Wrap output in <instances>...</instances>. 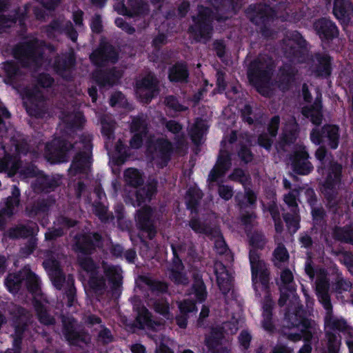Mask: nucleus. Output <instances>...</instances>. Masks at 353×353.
<instances>
[{
	"label": "nucleus",
	"mask_w": 353,
	"mask_h": 353,
	"mask_svg": "<svg viewBox=\"0 0 353 353\" xmlns=\"http://www.w3.org/2000/svg\"><path fill=\"white\" fill-rule=\"evenodd\" d=\"M265 239L260 234H254L250 239V262L252 269L253 286L256 293L259 295L263 294L265 302L263 305V326L268 331L272 330L271 321L272 301L268 296V276L269 273L265 263L261 261L255 250L261 249L265 245Z\"/></svg>",
	"instance_id": "f257e3e1"
},
{
	"label": "nucleus",
	"mask_w": 353,
	"mask_h": 353,
	"mask_svg": "<svg viewBox=\"0 0 353 353\" xmlns=\"http://www.w3.org/2000/svg\"><path fill=\"white\" fill-rule=\"evenodd\" d=\"M316 293L319 301L327 310L325 327L327 338V351L325 353H338L341 341L333 332L336 330H343L346 329V323L343 319H339L330 313L331 305L327 294L328 283L325 278V271L319 270L316 272Z\"/></svg>",
	"instance_id": "f03ea898"
},
{
	"label": "nucleus",
	"mask_w": 353,
	"mask_h": 353,
	"mask_svg": "<svg viewBox=\"0 0 353 353\" xmlns=\"http://www.w3.org/2000/svg\"><path fill=\"white\" fill-rule=\"evenodd\" d=\"M81 266L89 275L88 285L95 292H99L110 286L111 288L119 287L121 284L122 276L121 270L119 267L103 264V273L106 279L102 276H98V271H97L93 261L89 259L80 261Z\"/></svg>",
	"instance_id": "7ed1b4c3"
},
{
	"label": "nucleus",
	"mask_w": 353,
	"mask_h": 353,
	"mask_svg": "<svg viewBox=\"0 0 353 353\" xmlns=\"http://www.w3.org/2000/svg\"><path fill=\"white\" fill-rule=\"evenodd\" d=\"M288 319L292 325L288 328H285L283 330L284 334L294 341L300 340L301 337L305 341H309L315 330L312 323L296 314H288Z\"/></svg>",
	"instance_id": "20e7f679"
},
{
	"label": "nucleus",
	"mask_w": 353,
	"mask_h": 353,
	"mask_svg": "<svg viewBox=\"0 0 353 353\" xmlns=\"http://www.w3.org/2000/svg\"><path fill=\"white\" fill-rule=\"evenodd\" d=\"M22 279H26V283L30 290L37 293L39 288L38 279L34 274L28 269H24L20 274H10L6 281V285L8 290L12 293H15L19 288V284Z\"/></svg>",
	"instance_id": "39448f33"
},
{
	"label": "nucleus",
	"mask_w": 353,
	"mask_h": 353,
	"mask_svg": "<svg viewBox=\"0 0 353 353\" xmlns=\"http://www.w3.org/2000/svg\"><path fill=\"white\" fill-rule=\"evenodd\" d=\"M308 157L303 147L299 145L296 148L290 159L291 166L294 172L305 175L312 170L313 167L307 159Z\"/></svg>",
	"instance_id": "423d86ee"
},
{
	"label": "nucleus",
	"mask_w": 353,
	"mask_h": 353,
	"mask_svg": "<svg viewBox=\"0 0 353 353\" xmlns=\"http://www.w3.org/2000/svg\"><path fill=\"white\" fill-rule=\"evenodd\" d=\"M210 19V11L208 8H202L198 18L194 19L195 28L192 27L190 30L194 32L197 39L201 40L209 37L211 32Z\"/></svg>",
	"instance_id": "0eeeda50"
},
{
	"label": "nucleus",
	"mask_w": 353,
	"mask_h": 353,
	"mask_svg": "<svg viewBox=\"0 0 353 353\" xmlns=\"http://www.w3.org/2000/svg\"><path fill=\"white\" fill-rule=\"evenodd\" d=\"M156 91V80L152 74H148L137 83L136 94L143 103H148Z\"/></svg>",
	"instance_id": "6e6552de"
},
{
	"label": "nucleus",
	"mask_w": 353,
	"mask_h": 353,
	"mask_svg": "<svg viewBox=\"0 0 353 353\" xmlns=\"http://www.w3.org/2000/svg\"><path fill=\"white\" fill-rule=\"evenodd\" d=\"M281 292L279 304L283 305L287 299L292 296L295 298V286L293 281L292 273L289 270H283L281 274V279L278 283Z\"/></svg>",
	"instance_id": "1a4fd4ad"
},
{
	"label": "nucleus",
	"mask_w": 353,
	"mask_h": 353,
	"mask_svg": "<svg viewBox=\"0 0 353 353\" xmlns=\"http://www.w3.org/2000/svg\"><path fill=\"white\" fill-rule=\"evenodd\" d=\"M323 135L314 130L311 133V140L315 144L321 142H328L330 146L335 149L338 146V128L334 125H327L323 128Z\"/></svg>",
	"instance_id": "9d476101"
},
{
	"label": "nucleus",
	"mask_w": 353,
	"mask_h": 353,
	"mask_svg": "<svg viewBox=\"0 0 353 353\" xmlns=\"http://www.w3.org/2000/svg\"><path fill=\"white\" fill-rule=\"evenodd\" d=\"M68 148V144L64 141L54 139L46 146V158L52 163L64 161V153Z\"/></svg>",
	"instance_id": "9b49d317"
},
{
	"label": "nucleus",
	"mask_w": 353,
	"mask_h": 353,
	"mask_svg": "<svg viewBox=\"0 0 353 353\" xmlns=\"http://www.w3.org/2000/svg\"><path fill=\"white\" fill-rule=\"evenodd\" d=\"M341 167L340 165L332 164L327 170V176L323 185L322 192L328 195L330 192H334L339 185Z\"/></svg>",
	"instance_id": "f8f14e48"
},
{
	"label": "nucleus",
	"mask_w": 353,
	"mask_h": 353,
	"mask_svg": "<svg viewBox=\"0 0 353 353\" xmlns=\"http://www.w3.org/2000/svg\"><path fill=\"white\" fill-rule=\"evenodd\" d=\"M214 273L220 290L223 294L229 292L232 288V276L221 262L214 263Z\"/></svg>",
	"instance_id": "ddd939ff"
},
{
	"label": "nucleus",
	"mask_w": 353,
	"mask_h": 353,
	"mask_svg": "<svg viewBox=\"0 0 353 353\" xmlns=\"http://www.w3.org/2000/svg\"><path fill=\"white\" fill-rule=\"evenodd\" d=\"M43 265L54 285L61 289L65 278L59 269V263L54 259L49 258L45 260Z\"/></svg>",
	"instance_id": "4468645a"
},
{
	"label": "nucleus",
	"mask_w": 353,
	"mask_h": 353,
	"mask_svg": "<svg viewBox=\"0 0 353 353\" xmlns=\"http://www.w3.org/2000/svg\"><path fill=\"white\" fill-rule=\"evenodd\" d=\"M152 210L150 207L144 206L139 210L137 221L140 228L148 233V237L152 239L155 234V230L151 223Z\"/></svg>",
	"instance_id": "2eb2a0df"
},
{
	"label": "nucleus",
	"mask_w": 353,
	"mask_h": 353,
	"mask_svg": "<svg viewBox=\"0 0 353 353\" xmlns=\"http://www.w3.org/2000/svg\"><path fill=\"white\" fill-rule=\"evenodd\" d=\"M90 153L89 150H87L75 157L71 165L70 172L73 174H76L78 172H86L90 168Z\"/></svg>",
	"instance_id": "dca6fc26"
},
{
	"label": "nucleus",
	"mask_w": 353,
	"mask_h": 353,
	"mask_svg": "<svg viewBox=\"0 0 353 353\" xmlns=\"http://www.w3.org/2000/svg\"><path fill=\"white\" fill-rule=\"evenodd\" d=\"M90 59L95 64H101L105 61L114 62L117 59V53L112 46H107L94 51L91 54Z\"/></svg>",
	"instance_id": "f3484780"
},
{
	"label": "nucleus",
	"mask_w": 353,
	"mask_h": 353,
	"mask_svg": "<svg viewBox=\"0 0 353 353\" xmlns=\"http://www.w3.org/2000/svg\"><path fill=\"white\" fill-rule=\"evenodd\" d=\"M333 12L338 19L343 23H346L350 19L352 6L347 0H335Z\"/></svg>",
	"instance_id": "a211bd4d"
},
{
	"label": "nucleus",
	"mask_w": 353,
	"mask_h": 353,
	"mask_svg": "<svg viewBox=\"0 0 353 353\" xmlns=\"http://www.w3.org/2000/svg\"><path fill=\"white\" fill-rule=\"evenodd\" d=\"M333 12L338 19L343 23H346L350 19L352 6L347 0H335Z\"/></svg>",
	"instance_id": "6ab92c4d"
},
{
	"label": "nucleus",
	"mask_w": 353,
	"mask_h": 353,
	"mask_svg": "<svg viewBox=\"0 0 353 353\" xmlns=\"http://www.w3.org/2000/svg\"><path fill=\"white\" fill-rule=\"evenodd\" d=\"M230 166V163L228 154L221 151L215 168L209 175V179L212 181H216L225 172Z\"/></svg>",
	"instance_id": "aec40b11"
},
{
	"label": "nucleus",
	"mask_w": 353,
	"mask_h": 353,
	"mask_svg": "<svg viewBox=\"0 0 353 353\" xmlns=\"http://www.w3.org/2000/svg\"><path fill=\"white\" fill-rule=\"evenodd\" d=\"M131 128L135 134L130 141V145L132 148H138L142 143V135L145 133V121L141 119H136L133 120Z\"/></svg>",
	"instance_id": "412c9836"
},
{
	"label": "nucleus",
	"mask_w": 353,
	"mask_h": 353,
	"mask_svg": "<svg viewBox=\"0 0 353 353\" xmlns=\"http://www.w3.org/2000/svg\"><path fill=\"white\" fill-rule=\"evenodd\" d=\"M314 27L321 37L330 38L337 33L336 26L330 20L321 19L315 23Z\"/></svg>",
	"instance_id": "4be33fe9"
},
{
	"label": "nucleus",
	"mask_w": 353,
	"mask_h": 353,
	"mask_svg": "<svg viewBox=\"0 0 353 353\" xmlns=\"http://www.w3.org/2000/svg\"><path fill=\"white\" fill-rule=\"evenodd\" d=\"M315 67L313 72L317 76H327L330 73V57L327 54L318 56L314 61Z\"/></svg>",
	"instance_id": "5701e85b"
},
{
	"label": "nucleus",
	"mask_w": 353,
	"mask_h": 353,
	"mask_svg": "<svg viewBox=\"0 0 353 353\" xmlns=\"http://www.w3.org/2000/svg\"><path fill=\"white\" fill-rule=\"evenodd\" d=\"M156 184H150L147 187V190L145 188L135 190L134 195L129 196L130 199L133 201V204L135 205L134 202L137 203V205H140L141 202H144L147 199H150L151 196L155 192Z\"/></svg>",
	"instance_id": "b1692460"
},
{
	"label": "nucleus",
	"mask_w": 353,
	"mask_h": 353,
	"mask_svg": "<svg viewBox=\"0 0 353 353\" xmlns=\"http://www.w3.org/2000/svg\"><path fill=\"white\" fill-rule=\"evenodd\" d=\"M303 114L314 124H319L322 120L321 105L320 101H316L311 107H305L303 110Z\"/></svg>",
	"instance_id": "393cba45"
},
{
	"label": "nucleus",
	"mask_w": 353,
	"mask_h": 353,
	"mask_svg": "<svg viewBox=\"0 0 353 353\" xmlns=\"http://www.w3.org/2000/svg\"><path fill=\"white\" fill-rule=\"evenodd\" d=\"M19 168V163L16 157L6 156L0 160V172H5L8 176L14 174Z\"/></svg>",
	"instance_id": "a878e982"
},
{
	"label": "nucleus",
	"mask_w": 353,
	"mask_h": 353,
	"mask_svg": "<svg viewBox=\"0 0 353 353\" xmlns=\"http://www.w3.org/2000/svg\"><path fill=\"white\" fill-rule=\"evenodd\" d=\"M208 125L206 121L197 120L191 130L190 135L195 143H199L205 134Z\"/></svg>",
	"instance_id": "bb28decb"
},
{
	"label": "nucleus",
	"mask_w": 353,
	"mask_h": 353,
	"mask_svg": "<svg viewBox=\"0 0 353 353\" xmlns=\"http://www.w3.org/2000/svg\"><path fill=\"white\" fill-rule=\"evenodd\" d=\"M183 268L179 260L174 262V267L171 270L170 278L177 284H185L187 283L188 277L184 274Z\"/></svg>",
	"instance_id": "cd10ccee"
},
{
	"label": "nucleus",
	"mask_w": 353,
	"mask_h": 353,
	"mask_svg": "<svg viewBox=\"0 0 353 353\" xmlns=\"http://www.w3.org/2000/svg\"><path fill=\"white\" fill-rule=\"evenodd\" d=\"M137 321L139 323L140 326L142 328H151L154 329L155 325H157L158 327H161V325L160 324H158L155 323L154 321H152L150 319V315L148 311V310L143 307L138 311V316H137Z\"/></svg>",
	"instance_id": "c85d7f7f"
},
{
	"label": "nucleus",
	"mask_w": 353,
	"mask_h": 353,
	"mask_svg": "<svg viewBox=\"0 0 353 353\" xmlns=\"http://www.w3.org/2000/svg\"><path fill=\"white\" fill-rule=\"evenodd\" d=\"M37 231L36 226L28 228L27 227H17L10 230L6 235L10 238H18L22 236H28L29 235L34 234Z\"/></svg>",
	"instance_id": "c756f323"
},
{
	"label": "nucleus",
	"mask_w": 353,
	"mask_h": 353,
	"mask_svg": "<svg viewBox=\"0 0 353 353\" xmlns=\"http://www.w3.org/2000/svg\"><path fill=\"white\" fill-rule=\"evenodd\" d=\"M124 179L125 182L134 189L142 182L141 174L137 170L134 168H129L125 170Z\"/></svg>",
	"instance_id": "7c9ffc66"
},
{
	"label": "nucleus",
	"mask_w": 353,
	"mask_h": 353,
	"mask_svg": "<svg viewBox=\"0 0 353 353\" xmlns=\"http://www.w3.org/2000/svg\"><path fill=\"white\" fill-rule=\"evenodd\" d=\"M188 77L186 68L183 64H178L171 68L169 74L170 81H182Z\"/></svg>",
	"instance_id": "2f4dec72"
},
{
	"label": "nucleus",
	"mask_w": 353,
	"mask_h": 353,
	"mask_svg": "<svg viewBox=\"0 0 353 353\" xmlns=\"http://www.w3.org/2000/svg\"><path fill=\"white\" fill-rule=\"evenodd\" d=\"M19 190L14 187L12 195L8 199L6 202V208L3 210V214L5 215L10 216L14 213V208L19 204Z\"/></svg>",
	"instance_id": "473e14b6"
},
{
	"label": "nucleus",
	"mask_w": 353,
	"mask_h": 353,
	"mask_svg": "<svg viewBox=\"0 0 353 353\" xmlns=\"http://www.w3.org/2000/svg\"><path fill=\"white\" fill-rule=\"evenodd\" d=\"M42 94L40 91L35 90L34 92L26 91L23 94L24 105L26 106L28 111H30V105L36 104L37 101L42 99Z\"/></svg>",
	"instance_id": "72a5a7b5"
},
{
	"label": "nucleus",
	"mask_w": 353,
	"mask_h": 353,
	"mask_svg": "<svg viewBox=\"0 0 353 353\" xmlns=\"http://www.w3.org/2000/svg\"><path fill=\"white\" fill-rule=\"evenodd\" d=\"M297 126L294 118L291 119L289 123L285 125L283 130V140L285 142H291L296 135Z\"/></svg>",
	"instance_id": "f704fd0d"
},
{
	"label": "nucleus",
	"mask_w": 353,
	"mask_h": 353,
	"mask_svg": "<svg viewBox=\"0 0 353 353\" xmlns=\"http://www.w3.org/2000/svg\"><path fill=\"white\" fill-rule=\"evenodd\" d=\"M289 255L285 247L279 245L274 252V262L276 265H281L288 260Z\"/></svg>",
	"instance_id": "c9c22d12"
},
{
	"label": "nucleus",
	"mask_w": 353,
	"mask_h": 353,
	"mask_svg": "<svg viewBox=\"0 0 353 353\" xmlns=\"http://www.w3.org/2000/svg\"><path fill=\"white\" fill-rule=\"evenodd\" d=\"M260 61H254L250 66L248 71V77L251 81H254L255 77H261L262 76L263 65H260Z\"/></svg>",
	"instance_id": "e433bc0d"
},
{
	"label": "nucleus",
	"mask_w": 353,
	"mask_h": 353,
	"mask_svg": "<svg viewBox=\"0 0 353 353\" xmlns=\"http://www.w3.org/2000/svg\"><path fill=\"white\" fill-rule=\"evenodd\" d=\"M114 9L119 14L123 15L132 16L139 13V11L137 10L135 8H133L132 10H128L125 7L123 0H117L114 4Z\"/></svg>",
	"instance_id": "4c0bfd02"
},
{
	"label": "nucleus",
	"mask_w": 353,
	"mask_h": 353,
	"mask_svg": "<svg viewBox=\"0 0 353 353\" xmlns=\"http://www.w3.org/2000/svg\"><path fill=\"white\" fill-rule=\"evenodd\" d=\"M114 124L109 118H104L101 121V132L104 137L110 141Z\"/></svg>",
	"instance_id": "58836bf2"
},
{
	"label": "nucleus",
	"mask_w": 353,
	"mask_h": 353,
	"mask_svg": "<svg viewBox=\"0 0 353 353\" xmlns=\"http://www.w3.org/2000/svg\"><path fill=\"white\" fill-rule=\"evenodd\" d=\"M65 336L67 339L72 343H76L79 340L87 342V336H83L79 333L74 331L73 324L71 325L70 328H66Z\"/></svg>",
	"instance_id": "ea45409f"
},
{
	"label": "nucleus",
	"mask_w": 353,
	"mask_h": 353,
	"mask_svg": "<svg viewBox=\"0 0 353 353\" xmlns=\"http://www.w3.org/2000/svg\"><path fill=\"white\" fill-rule=\"evenodd\" d=\"M93 239H90V236H83L82 241L79 240L78 243H82L83 245H81V248L83 250L88 249V246L90 245H99V239L100 236L97 234H92Z\"/></svg>",
	"instance_id": "a19ab883"
},
{
	"label": "nucleus",
	"mask_w": 353,
	"mask_h": 353,
	"mask_svg": "<svg viewBox=\"0 0 353 353\" xmlns=\"http://www.w3.org/2000/svg\"><path fill=\"white\" fill-rule=\"evenodd\" d=\"M284 218L289 230L291 232H295L299 228V219L298 215L296 214H293L292 216L285 215Z\"/></svg>",
	"instance_id": "79ce46f5"
},
{
	"label": "nucleus",
	"mask_w": 353,
	"mask_h": 353,
	"mask_svg": "<svg viewBox=\"0 0 353 353\" xmlns=\"http://www.w3.org/2000/svg\"><path fill=\"white\" fill-rule=\"evenodd\" d=\"M216 238L214 241V247L216 252L219 254H223L227 250L226 245L223 239V237L221 236L219 231H215Z\"/></svg>",
	"instance_id": "37998d69"
},
{
	"label": "nucleus",
	"mask_w": 353,
	"mask_h": 353,
	"mask_svg": "<svg viewBox=\"0 0 353 353\" xmlns=\"http://www.w3.org/2000/svg\"><path fill=\"white\" fill-rule=\"evenodd\" d=\"M241 323L239 320H234L232 322L224 323L222 329L227 334H233L238 330L239 325Z\"/></svg>",
	"instance_id": "c03bdc74"
},
{
	"label": "nucleus",
	"mask_w": 353,
	"mask_h": 353,
	"mask_svg": "<svg viewBox=\"0 0 353 353\" xmlns=\"http://www.w3.org/2000/svg\"><path fill=\"white\" fill-rule=\"evenodd\" d=\"M181 315H185L195 311V305L189 299L185 300L179 305Z\"/></svg>",
	"instance_id": "a18cd8bd"
},
{
	"label": "nucleus",
	"mask_w": 353,
	"mask_h": 353,
	"mask_svg": "<svg viewBox=\"0 0 353 353\" xmlns=\"http://www.w3.org/2000/svg\"><path fill=\"white\" fill-rule=\"evenodd\" d=\"M154 309L157 312L162 314L166 319H170L169 314V307L164 300H161L159 302L156 303L154 305Z\"/></svg>",
	"instance_id": "49530a36"
},
{
	"label": "nucleus",
	"mask_w": 353,
	"mask_h": 353,
	"mask_svg": "<svg viewBox=\"0 0 353 353\" xmlns=\"http://www.w3.org/2000/svg\"><path fill=\"white\" fill-rule=\"evenodd\" d=\"M303 43V41L298 36V34H296V39L289 40L288 41L287 45L289 46L292 48H296V50H294L293 54L294 56H297L298 54L301 52V48H302V44Z\"/></svg>",
	"instance_id": "de8ad7c7"
},
{
	"label": "nucleus",
	"mask_w": 353,
	"mask_h": 353,
	"mask_svg": "<svg viewBox=\"0 0 353 353\" xmlns=\"http://www.w3.org/2000/svg\"><path fill=\"white\" fill-rule=\"evenodd\" d=\"M36 310L39 319L42 323L48 325L53 323V319L48 314L46 310L40 307H37Z\"/></svg>",
	"instance_id": "09e8293b"
},
{
	"label": "nucleus",
	"mask_w": 353,
	"mask_h": 353,
	"mask_svg": "<svg viewBox=\"0 0 353 353\" xmlns=\"http://www.w3.org/2000/svg\"><path fill=\"white\" fill-rule=\"evenodd\" d=\"M194 295L199 301L205 299L206 296L205 289L202 282H198L194 286Z\"/></svg>",
	"instance_id": "8fccbe9b"
},
{
	"label": "nucleus",
	"mask_w": 353,
	"mask_h": 353,
	"mask_svg": "<svg viewBox=\"0 0 353 353\" xmlns=\"http://www.w3.org/2000/svg\"><path fill=\"white\" fill-rule=\"evenodd\" d=\"M191 228L198 233H208V228L204 225L200 221L197 219H192L190 222Z\"/></svg>",
	"instance_id": "3c124183"
},
{
	"label": "nucleus",
	"mask_w": 353,
	"mask_h": 353,
	"mask_svg": "<svg viewBox=\"0 0 353 353\" xmlns=\"http://www.w3.org/2000/svg\"><path fill=\"white\" fill-rule=\"evenodd\" d=\"M336 235L341 240L353 243V230H339L336 232Z\"/></svg>",
	"instance_id": "603ef678"
},
{
	"label": "nucleus",
	"mask_w": 353,
	"mask_h": 353,
	"mask_svg": "<svg viewBox=\"0 0 353 353\" xmlns=\"http://www.w3.org/2000/svg\"><path fill=\"white\" fill-rule=\"evenodd\" d=\"M155 149L158 150L162 154H165L167 152L172 150V146L171 143H169L168 141H167L166 140H159L157 143Z\"/></svg>",
	"instance_id": "864d4df0"
},
{
	"label": "nucleus",
	"mask_w": 353,
	"mask_h": 353,
	"mask_svg": "<svg viewBox=\"0 0 353 353\" xmlns=\"http://www.w3.org/2000/svg\"><path fill=\"white\" fill-rule=\"evenodd\" d=\"M157 343H159V347L157 348L156 353H172V352L165 345L168 344L167 340L163 338L162 339H154Z\"/></svg>",
	"instance_id": "5fc2aeb1"
},
{
	"label": "nucleus",
	"mask_w": 353,
	"mask_h": 353,
	"mask_svg": "<svg viewBox=\"0 0 353 353\" xmlns=\"http://www.w3.org/2000/svg\"><path fill=\"white\" fill-rule=\"evenodd\" d=\"M219 194L220 196L225 200L230 199L233 194V191L231 188L225 185H220L219 188Z\"/></svg>",
	"instance_id": "6e6d98bb"
},
{
	"label": "nucleus",
	"mask_w": 353,
	"mask_h": 353,
	"mask_svg": "<svg viewBox=\"0 0 353 353\" xmlns=\"http://www.w3.org/2000/svg\"><path fill=\"white\" fill-rule=\"evenodd\" d=\"M279 123V118L278 117H274L269 125L268 131L272 137H274L276 134L278 125Z\"/></svg>",
	"instance_id": "4d7b16f0"
},
{
	"label": "nucleus",
	"mask_w": 353,
	"mask_h": 353,
	"mask_svg": "<svg viewBox=\"0 0 353 353\" xmlns=\"http://www.w3.org/2000/svg\"><path fill=\"white\" fill-rule=\"evenodd\" d=\"M165 103L168 106L177 111L185 110L183 105H180L174 97H169L166 98Z\"/></svg>",
	"instance_id": "13d9d810"
},
{
	"label": "nucleus",
	"mask_w": 353,
	"mask_h": 353,
	"mask_svg": "<svg viewBox=\"0 0 353 353\" xmlns=\"http://www.w3.org/2000/svg\"><path fill=\"white\" fill-rule=\"evenodd\" d=\"M124 97L121 92H116L112 95L110 98V105L114 106L116 105L123 104Z\"/></svg>",
	"instance_id": "bf43d9fd"
},
{
	"label": "nucleus",
	"mask_w": 353,
	"mask_h": 353,
	"mask_svg": "<svg viewBox=\"0 0 353 353\" xmlns=\"http://www.w3.org/2000/svg\"><path fill=\"white\" fill-rule=\"evenodd\" d=\"M251 336L247 332H242L239 336V341L241 345L245 348H248L250 341Z\"/></svg>",
	"instance_id": "052dcab7"
},
{
	"label": "nucleus",
	"mask_w": 353,
	"mask_h": 353,
	"mask_svg": "<svg viewBox=\"0 0 353 353\" xmlns=\"http://www.w3.org/2000/svg\"><path fill=\"white\" fill-rule=\"evenodd\" d=\"M230 177L234 180H239L242 183L248 181L247 176L241 170H236Z\"/></svg>",
	"instance_id": "680f3d73"
},
{
	"label": "nucleus",
	"mask_w": 353,
	"mask_h": 353,
	"mask_svg": "<svg viewBox=\"0 0 353 353\" xmlns=\"http://www.w3.org/2000/svg\"><path fill=\"white\" fill-rule=\"evenodd\" d=\"M285 202L290 207L295 208L296 206V194L293 192H290L284 197Z\"/></svg>",
	"instance_id": "e2e57ef3"
},
{
	"label": "nucleus",
	"mask_w": 353,
	"mask_h": 353,
	"mask_svg": "<svg viewBox=\"0 0 353 353\" xmlns=\"http://www.w3.org/2000/svg\"><path fill=\"white\" fill-rule=\"evenodd\" d=\"M115 23L118 27L122 28L130 34L134 32V29L125 23L122 18H117L115 20Z\"/></svg>",
	"instance_id": "0e129e2a"
},
{
	"label": "nucleus",
	"mask_w": 353,
	"mask_h": 353,
	"mask_svg": "<svg viewBox=\"0 0 353 353\" xmlns=\"http://www.w3.org/2000/svg\"><path fill=\"white\" fill-rule=\"evenodd\" d=\"M99 337L104 343H108L112 340V336L110 331L105 328H103L100 331Z\"/></svg>",
	"instance_id": "69168bd1"
},
{
	"label": "nucleus",
	"mask_w": 353,
	"mask_h": 353,
	"mask_svg": "<svg viewBox=\"0 0 353 353\" xmlns=\"http://www.w3.org/2000/svg\"><path fill=\"white\" fill-rule=\"evenodd\" d=\"M91 28L93 32H99L101 29V19L99 16L94 17L91 22Z\"/></svg>",
	"instance_id": "338daca9"
},
{
	"label": "nucleus",
	"mask_w": 353,
	"mask_h": 353,
	"mask_svg": "<svg viewBox=\"0 0 353 353\" xmlns=\"http://www.w3.org/2000/svg\"><path fill=\"white\" fill-rule=\"evenodd\" d=\"M272 139L268 138L267 135H262L259 138V144L265 148H269L272 144Z\"/></svg>",
	"instance_id": "774afa93"
}]
</instances>
